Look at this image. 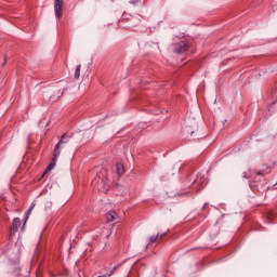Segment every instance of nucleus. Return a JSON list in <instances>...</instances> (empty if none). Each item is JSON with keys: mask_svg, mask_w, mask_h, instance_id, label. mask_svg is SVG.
Masks as SVG:
<instances>
[{"mask_svg": "<svg viewBox=\"0 0 277 277\" xmlns=\"http://www.w3.org/2000/svg\"><path fill=\"white\" fill-rule=\"evenodd\" d=\"M18 228H21V219L19 217H15L13 219L12 225H11V237H14V235H16V233H18Z\"/></svg>", "mask_w": 277, "mask_h": 277, "instance_id": "7", "label": "nucleus"}, {"mask_svg": "<svg viewBox=\"0 0 277 277\" xmlns=\"http://www.w3.org/2000/svg\"><path fill=\"white\" fill-rule=\"evenodd\" d=\"M64 95V92H61V95H58V98H61Z\"/></svg>", "mask_w": 277, "mask_h": 277, "instance_id": "20", "label": "nucleus"}, {"mask_svg": "<svg viewBox=\"0 0 277 277\" xmlns=\"http://www.w3.org/2000/svg\"><path fill=\"white\" fill-rule=\"evenodd\" d=\"M208 206H209V203H205L203 209H207Z\"/></svg>", "mask_w": 277, "mask_h": 277, "instance_id": "21", "label": "nucleus"}, {"mask_svg": "<svg viewBox=\"0 0 277 277\" xmlns=\"http://www.w3.org/2000/svg\"><path fill=\"white\" fill-rule=\"evenodd\" d=\"M114 276V272L105 273V271L101 269L100 275L97 277H111Z\"/></svg>", "mask_w": 277, "mask_h": 277, "instance_id": "13", "label": "nucleus"}, {"mask_svg": "<svg viewBox=\"0 0 277 277\" xmlns=\"http://www.w3.org/2000/svg\"><path fill=\"white\" fill-rule=\"evenodd\" d=\"M131 276V267L128 268V275L127 277Z\"/></svg>", "mask_w": 277, "mask_h": 277, "instance_id": "18", "label": "nucleus"}, {"mask_svg": "<svg viewBox=\"0 0 277 277\" xmlns=\"http://www.w3.org/2000/svg\"><path fill=\"white\" fill-rule=\"evenodd\" d=\"M189 50V44H187L185 41L175 43L173 47L174 53L181 54V53H187Z\"/></svg>", "mask_w": 277, "mask_h": 277, "instance_id": "5", "label": "nucleus"}, {"mask_svg": "<svg viewBox=\"0 0 277 277\" xmlns=\"http://www.w3.org/2000/svg\"><path fill=\"white\" fill-rule=\"evenodd\" d=\"M115 187H116V189H118L120 187V185L119 184H115Z\"/></svg>", "mask_w": 277, "mask_h": 277, "instance_id": "19", "label": "nucleus"}, {"mask_svg": "<svg viewBox=\"0 0 277 277\" xmlns=\"http://www.w3.org/2000/svg\"><path fill=\"white\" fill-rule=\"evenodd\" d=\"M79 77H81V65H77L75 71V79H79Z\"/></svg>", "mask_w": 277, "mask_h": 277, "instance_id": "15", "label": "nucleus"}, {"mask_svg": "<svg viewBox=\"0 0 277 277\" xmlns=\"http://www.w3.org/2000/svg\"><path fill=\"white\" fill-rule=\"evenodd\" d=\"M67 144H70V136H68V134L64 133L61 136V140L58 141V143L54 147L53 153H54L55 159H60V155H62V149L66 148Z\"/></svg>", "mask_w": 277, "mask_h": 277, "instance_id": "3", "label": "nucleus"}, {"mask_svg": "<svg viewBox=\"0 0 277 277\" xmlns=\"http://www.w3.org/2000/svg\"><path fill=\"white\" fill-rule=\"evenodd\" d=\"M2 66H5V61L3 62Z\"/></svg>", "mask_w": 277, "mask_h": 277, "instance_id": "23", "label": "nucleus"}, {"mask_svg": "<svg viewBox=\"0 0 277 277\" xmlns=\"http://www.w3.org/2000/svg\"><path fill=\"white\" fill-rule=\"evenodd\" d=\"M116 168L118 174H124V166L122 163H117Z\"/></svg>", "mask_w": 277, "mask_h": 277, "instance_id": "14", "label": "nucleus"}, {"mask_svg": "<svg viewBox=\"0 0 277 277\" xmlns=\"http://www.w3.org/2000/svg\"><path fill=\"white\" fill-rule=\"evenodd\" d=\"M95 181H97L98 192H102L103 194H107V192H109V177L105 175H103L102 177L97 176Z\"/></svg>", "mask_w": 277, "mask_h": 277, "instance_id": "4", "label": "nucleus"}, {"mask_svg": "<svg viewBox=\"0 0 277 277\" xmlns=\"http://www.w3.org/2000/svg\"><path fill=\"white\" fill-rule=\"evenodd\" d=\"M34 209H36V203H31L29 209L27 210L25 216V224H27V221L29 220V216L31 215V211H34Z\"/></svg>", "mask_w": 277, "mask_h": 277, "instance_id": "12", "label": "nucleus"}, {"mask_svg": "<svg viewBox=\"0 0 277 277\" xmlns=\"http://www.w3.org/2000/svg\"><path fill=\"white\" fill-rule=\"evenodd\" d=\"M117 217H118V214L114 210H110L106 213V221L107 222H114Z\"/></svg>", "mask_w": 277, "mask_h": 277, "instance_id": "10", "label": "nucleus"}, {"mask_svg": "<svg viewBox=\"0 0 277 277\" xmlns=\"http://www.w3.org/2000/svg\"><path fill=\"white\" fill-rule=\"evenodd\" d=\"M272 172V167L267 164H262V169H250L248 173H245L246 179H251V183L249 184L250 188L253 192H267L269 186H267V180H265V174H269Z\"/></svg>", "mask_w": 277, "mask_h": 277, "instance_id": "1", "label": "nucleus"}, {"mask_svg": "<svg viewBox=\"0 0 277 277\" xmlns=\"http://www.w3.org/2000/svg\"><path fill=\"white\" fill-rule=\"evenodd\" d=\"M184 135H190L192 140H200V135H198V132L194 131L192 128L186 127L184 129Z\"/></svg>", "mask_w": 277, "mask_h": 277, "instance_id": "8", "label": "nucleus"}, {"mask_svg": "<svg viewBox=\"0 0 277 277\" xmlns=\"http://www.w3.org/2000/svg\"><path fill=\"white\" fill-rule=\"evenodd\" d=\"M1 254L9 259L10 272H13L15 276H18L21 274V266H18L21 263V250H18L17 247L8 245L2 249Z\"/></svg>", "mask_w": 277, "mask_h": 277, "instance_id": "2", "label": "nucleus"}, {"mask_svg": "<svg viewBox=\"0 0 277 277\" xmlns=\"http://www.w3.org/2000/svg\"><path fill=\"white\" fill-rule=\"evenodd\" d=\"M141 0H130V4L131 5H137V2H140Z\"/></svg>", "mask_w": 277, "mask_h": 277, "instance_id": "17", "label": "nucleus"}, {"mask_svg": "<svg viewBox=\"0 0 277 277\" xmlns=\"http://www.w3.org/2000/svg\"><path fill=\"white\" fill-rule=\"evenodd\" d=\"M166 237V234H157L156 236H151L149 238V243H156V241H159Z\"/></svg>", "mask_w": 277, "mask_h": 277, "instance_id": "11", "label": "nucleus"}, {"mask_svg": "<svg viewBox=\"0 0 277 277\" xmlns=\"http://www.w3.org/2000/svg\"><path fill=\"white\" fill-rule=\"evenodd\" d=\"M55 163H57V158H55V153H53V159L50 162V164L45 168L42 176H44L45 174H49V172H51V170L55 168Z\"/></svg>", "mask_w": 277, "mask_h": 277, "instance_id": "9", "label": "nucleus"}, {"mask_svg": "<svg viewBox=\"0 0 277 277\" xmlns=\"http://www.w3.org/2000/svg\"><path fill=\"white\" fill-rule=\"evenodd\" d=\"M62 8H64V0H54V12L56 18H62Z\"/></svg>", "mask_w": 277, "mask_h": 277, "instance_id": "6", "label": "nucleus"}, {"mask_svg": "<svg viewBox=\"0 0 277 277\" xmlns=\"http://www.w3.org/2000/svg\"><path fill=\"white\" fill-rule=\"evenodd\" d=\"M23 230H25V223H24V225H23V227H22V232H23Z\"/></svg>", "mask_w": 277, "mask_h": 277, "instance_id": "22", "label": "nucleus"}, {"mask_svg": "<svg viewBox=\"0 0 277 277\" xmlns=\"http://www.w3.org/2000/svg\"><path fill=\"white\" fill-rule=\"evenodd\" d=\"M122 263H123V262H122ZM122 263H120V264L114 266L113 269L109 271V272H113V274H114V272H116V269H118V268L122 265Z\"/></svg>", "mask_w": 277, "mask_h": 277, "instance_id": "16", "label": "nucleus"}]
</instances>
